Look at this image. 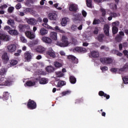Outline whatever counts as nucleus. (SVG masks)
I'll return each mask as SVG.
<instances>
[{
	"instance_id": "1",
	"label": "nucleus",
	"mask_w": 128,
	"mask_h": 128,
	"mask_svg": "<svg viewBox=\"0 0 128 128\" xmlns=\"http://www.w3.org/2000/svg\"><path fill=\"white\" fill-rule=\"evenodd\" d=\"M6 72V70L5 68L0 69V86H10L12 84V80L10 78H5L2 76L5 75Z\"/></svg>"
},
{
	"instance_id": "2",
	"label": "nucleus",
	"mask_w": 128,
	"mask_h": 128,
	"mask_svg": "<svg viewBox=\"0 0 128 128\" xmlns=\"http://www.w3.org/2000/svg\"><path fill=\"white\" fill-rule=\"evenodd\" d=\"M2 60H4V62L6 63L8 62V64H7V68H12L17 64V60H8V56H6V53H4V54L2 55Z\"/></svg>"
},
{
	"instance_id": "3",
	"label": "nucleus",
	"mask_w": 128,
	"mask_h": 128,
	"mask_svg": "<svg viewBox=\"0 0 128 128\" xmlns=\"http://www.w3.org/2000/svg\"><path fill=\"white\" fill-rule=\"evenodd\" d=\"M56 44L60 47H66L68 46V38L66 36H62V42H58Z\"/></svg>"
},
{
	"instance_id": "4",
	"label": "nucleus",
	"mask_w": 128,
	"mask_h": 128,
	"mask_svg": "<svg viewBox=\"0 0 128 128\" xmlns=\"http://www.w3.org/2000/svg\"><path fill=\"white\" fill-rule=\"evenodd\" d=\"M10 40V37H9L8 35H6L5 33H3L2 32L0 31V40H2V42H8ZM2 42L0 41V44Z\"/></svg>"
},
{
	"instance_id": "5",
	"label": "nucleus",
	"mask_w": 128,
	"mask_h": 128,
	"mask_svg": "<svg viewBox=\"0 0 128 128\" xmlns=\"http://www.w3.org/2000/svg\"><path fill=\"white\" fill-rule=\"evenodd\" d=\"M26 106H28V109L29 110H32L36 109V102H34V100H28Z\"/></svg>"
},
{
	"instance_id": "6",
	"label": "nucleus",
	"mask_w": 128,
	"mask_h": 128,
	"mask_svg": "<svg viewBox=\"0 0 128 128\" xmlns=\"http://www.w3.org/2000/svg\"><path fill=\"white\" fill-rule=\"evenodd\" d=\"M100 62H101V64H109L112 63V59L109 58H100Z\"/></svg>"
},
{
	"instance_id": "7",
	"label": "nucleus",
	"mask_w": 128,
	"mask_h": 128,
	"mask_svg": "<svg viewBox=\"0 0 128 128\" xmlns=\"http://www.w3.org/2000/svg\"><path fill=\"white\" fill-rule=\"evenodd\" d=\"M18 28H19V32H26V30H30V26L28 24H19Z\"/></svg>"
},
{
	"instance_id": "8",
	"label": "nucleus",
	"mask_w": 128,
	"mask_h": 128,
	"mask_svg": "<svg viewBox=\"0 0 128 128\" xmlns=\"http://www.w3.org/2000/svg\"><path fill=\"white\" fill-rule=\"evenodd\" d=\"M118 70H120V72H124V70H128V64H125V65L123 66V68H120V69L111 68V72H116Z\"/></svg>"
},
{
	"instance_id": "9",
	"label": "nucleus",
	"mask_w": 128,
	"mask_h": 128,
	"mask_svg": "<svg viewBox=\"0 0 128 128\" xmlns=\"http://www.w3.org/2000/svg\"><path fill=\"white\" fill-rule=\"evenodd\" d=\"M34 82L31 81V82H40V84H45L48 83L47 81L46 80V78L41 77L36 78L34 79Z\"/></svg>"
},
{
	"instance_id": "10",
	"label": "nucleus",
	"mask_w": 128,
	"mask_h": 128,
	"mask_svg": "<svg viewBox=\"0 0 128 128\" xmlns=\"http://www.w3.org/2000/svg\"><path fill=\"white\" fill-rule=\"evenodd\" d=\"M67 59H68L70 62H72V64H78V59H76V58H75V56L68 55V56H67Z\"/></svg>"
},
{
	"instance_id": "11",
	"label": "nucleus",
	"mask_w": 128,
	"mask_h": 128,
	"mask_svg": "<svg viewBox=\"0 0 128 128\" xmlns=\"http://www.w3.org/2000/svg\"><path fill=\"white\" fill-rule=\"evenodd\" d=\"M24 34H26V37L29 38V40L34 39V38L36 36L35 35H34V33L28 30L24 32Z\"/></svg>"
},
{
	"instance_id": "12",
	"label": "nucleus",
	"mask_w": 128,
	"mask_h": 128,
	"mask_svg": "<svg viewBox=\"0 0 128 128\" xmlns=\"http://www.w3.org/2000/svg\"><path fill=\"white\" fill-rule=\"evenodd\" d=\"M17 48V46H15V44H12L7 46V50L8 52H15V49Z\"/></svg>"
},
{
	"instance_id": "13",
	"label": "nucleus",
	"mask_w": 128,
	"mask_h": 128,
	"mask_svg": "<svg viewBox=\"0 0 128 128\" xmlns=\"http://www.w3.org/2000/svg\"><path fill=\"white\" fill-rule=\"evenodd\" d=\"M123 33L120 32V34H116V36H114V41L116 42H121V40L123 39Z\"/></svg>"
},
{
	"instance_id": "14",
	"label": "nucleus",
	"mask_w": 128,
	"mask_h": 128,
	"mask_svg": "<svg viewBox=\"0 0 128 128\" xmlns=\"http://www.w3.org/2000/svg\"><path fill=\"white\" fill-rule=\"evenodd\" d=\"M102 31L104 32V35L106 36H109V26L108 24H104V28H102Z\"/></svg>"
},
{
	"instance_id": "15",
	"label": "nucleus",
	"mask_w": 128,
	"mask_h": 128,
	"mask_svg": "<svg viewBox=\"0 0 128 128\" xmlns=\"http://www.w3.org/2000/svg\"><path fill=\"white\" fill-rule=\"evenodd\" d=\"M52 40H53V38H51L46 36L41 38V40L43 41V42H44V43L48 44H51V42H52Z\"/></svg>"
},
{
	"instance_id": "16",
	"label": "nucleus",
	"mask_w": 128,
	"mask_h": 128,
	"mask_svg": "<svg viewBox=\"0 0 128 128\" xmlns=\"http://www.w3.org/2000/svg\"><path fill=\"white\" fill-rule=\"evenodd\" d=\"M46 55L50 56L52 58H54V52L53 51V49L50 48H48V51H46Z\"/></svg>"
},
{
	"instance_id": "17",
	"label": "nucleus",
	"mask_w": 128,
	"mask_h": 128,
	"mask_svg": "<svg viewBox=\"0 0 128 128\" xmlns=\"http://www.w3.org/2000/svg\"><path fill=\"white\" fill-rule=\"evenodd\" d=\"M28 22V24L32 26L36 25L38 22H39L36 20V19H34V18L28 19V22Z\"/></svg>"
},
{
	"instance_id": "18",
	"label": "nucleus",
	"mask_w": 128,
	"mask_h": 128,
	"mask_svg": "<svg viewBox=\"0 0 128 128\" xmlns=\"http://www.w3.org/2000/svg\"><path fill=\"white\" fill-rule=\"evenodd\" d=\"M74 50L77 52L80 53H84L86 52V48H84L82 47H76V48L74 49Z\"/></svg>"
},
{
	"instance_id": "19",
	"label": "nucleus",
	"mask_w": 128,
	"mask_h": 128,
	"mask_svg": "<svg viewBox=\"0 0 128 128\" xmlns=\"http://www.w3.org/2000/svg\"><path fill=\"white\" fill-rule=\"evenodd\" d=\"M45 50H46V49L42 46H38V48H36V52L40 54H42V52H44Z\"/></svg>"
},
{
	"instance_id": "20",
	"label": "nucleus",
	"mask_w": 128,
	"mask_h": 128,
	"mask_svg": "<svg viewBox=\"0 0 128 128\" xmlns=\"http://www.w3.org/2000/svg\"><path fill=\"white\" fill-rule=\"evenodd\" d=\"M7 32H8V34H10V36H18V32H17V30H7Z\"/></svg>"
},
{
	"instance_id": "21",
	"label": "nucleus",
	"mask_w": 128,
	"mask_h": 128,
	"mask_svg": "<svg viewBox=\"0 0 128 128\" xmlns=\"http://www.w3.org/2000/svg\"><path fill=\"white\" fill-rule=\"evenodd\" d=\"M48 19H50L52 20H56V14L54 13H50L48 14Z\"/></svg>"
},
{
	"instance_id": "22",
	"label": "nucleus",
	"mask_w": 128,
	"mask_h": 128,
	"mask_svg": "<svg viewBox=\"0 0 128 128\" xmlns=\"http://www.w3.org/2000/svg\"><path fill=\"white\" fill-rule=\"evenodd\" d=\"M48 18H43V20H41V22H44V24H43V27H45L48 28H51V26L48 25L47 23H48Z\"/></svg>"
},
{
	"instance_id": "23",
	"label": "nucleus",
	"mask_w": 128,
	"mask_h": 128,
	"mask_svg": "<svg viewBox=\"0 0 128 128\" xmlns=\"http://www.w3.org/2000/svg\"><path fill=\"white\" fill-rule=\"evenodd\" d=\"M48 34V30L44 29V28H41L40 29V35L41 36H44Z\"/></svg>"
},
{
	"instance_id": "24",
	"label": "nucleus",
	"mask_w": 128,
	"mask_h": 128,
	"mask_svg": "<svg viewBox=\"0 0 128 128\" xmlns=\"http://www.w3.org/2000/svg\"><path fill=\"white\" fill-rule=\"evenodd\" d=\"M98 95L100 96L106 98V100L109 99V95H108V94L104 93V92L102 91H100V92L98 93Z\"/></svg>"
},
{
	"instance_id": "25",
	"label": "nucleus",
	"mask_w": 128,
	"mask_h": 128,
	"mask_svg": "<svg viewBox=\"0 0 128 128\" xmlns=\"http://www.w3.org/2000/svg\"><path fill=\"white\" fill-rule=\"evenodd\" d=\"M8 92H4V94H2V97H0V98H2V100H8Z\"/></svg>"
},
{
	"instance_id": "26",
	"label": "nucleus",
	"mask_w": 128,
	"mask_h": 128,
	"mask_svg": "<svg viewBox=\"0 0 128 128\" xmlns=\"http://www.w3.org/2000/svg\"><path fill=\"white\" fill-rule=\"evenodd\" d=\"M68 81L70 82V84H75V82H76V79L74 76H70L68 78Z\"/></svg>"
},
{
	"instance_id": "27",
	"label": "nucleus",
	"mask_w": 128,
	"mask_h": 128,
	"mask_svg": "<svg viewBox=\"0 0 128 128\" xmlns=\"http://www.w3.org/2000/svg\"><path fill=\"white\" fill-rule=\"evenodd\" d=\"M91 56L92 58H98L99 57V52L96 51H92L91 52Z\"/></svg>"
},
{
	"instance_id": "28",
	"label": "nucleus",
	"mask_w": 128,
	"mask_h": 128,
	"mask_svg": "<svg viewBox=\"0 0 128 128\" xmlns=\"http://www.w3.org/2000/svg\"><path fill=\"white\" fill-rule=\"evenodd\" d=\"M30 58H32V56H30V53L28 52H26V53H24V59L26 60H30Z\"/></svg>"
},
{
	"instance_id": "29",
	"label": "nucleus",
	"mask_w": 128,
	"mask_h": 128,
	"mask_svg": "<svg viewBox=\"0 0 128 128\" xmlns=\"http://www.w3.org/2000/svg\"><path fill=\"white\" fill-rule=\"evenodd\" d=\"M36 85V82H30V80L26 82V86L28 87L34 86Z\"/></svg>"
},
{
	"instance_id": "30",
	"label": "nucleus",
	"mask_w": 128,
	"mask_h": 128,
	"mask_svg": "<svg viewBox=\"0 0 128 128\" xmlns=\"http://www.w3.org/2000/svg\"><path fill=\"white\" fill-rule=\"evenodd\" d=\"M68 22V18H62V26H66V22Z\"/></svg>"
},
{
	"instance_id": "31",
	"label": "nucleus",
	"mask_w": 128,
	"mask_h": 128,
	"mask_svg": "<svg viewBox=\"0 0 128 128\" xmlns=\"http://www.w3.org/2000/svg\"><path fill=\"white\" fill-rule=\"evenodd\" d=\"M53 66H55L56 68H62V66H63V64L58 62H53Z\"/></svg>"
},
{
	"instance_id": "32",
	"label": "nucleus",
	"mask_w": 128,
	"mask_h": 128,
	"mask_svg": "<svg viewBox=\"0 0 128 128\" xmlns=\"http://www.w3.org/2000/svg\"><path fill=\"white\" fill-rule=\"evenodd\" d=\"M104 20L102 18H101V20H96V19H94V20L92 21V24L94 25H96V24H100V22H104L103 21Z\"/></svg>"
},
{
	"instance_id": "33",
	"label": "nucleus",
	"mask_w": 128,
	"mask_h": 128,
	"mask_svg": "<svg viewBox=\"0 0 128 128\" xmlns=\"http://www.w3.org/2000/svg\"><path fill=\"white\" fill-rule=\"evenodd\" d=\"M46 70V72L50 73L53 72L54 71V68L52 66H48Z\"/></svg>"
},
{
	"instance_id": "34",
	"label": "nucleus",
	"mask_w": 128,
	"mask_h": 128,
	"mask_svg": "<svg viewBox=\"0 0 128 128\" xmlns=\"http://www.w3.org/2000/svg\"><path fill=\"white\" fill-rule=\"evenodd\" d=\"M48 38L53 39V40H56V32H50V38L48 37Z\"/></svg>"
},
{
	"instance_id": "35",
	"label": "nucleus",
	"mask_w": 128,
	"mask_h": 128,
	"mask_svg": "<svg viewBox=\"0 0 128 128\" xmlns=\"http://www.w3.org/2000/svg\"><path fill=\"white\" fill-rule=\"evenodd\" d=\"M116 33H118V35H120V33H122L123 36H128V30L126 29L123 31H120V32H116Z\"/></svg>"
},
{
	"instance_id": "36",
	"label": "nucleus",
	"mask_w": 128,
	"mask_h": 128,
	"mask_svg": "<svg viewBox=\"0 0 128 128\" xmlns=\"http://www.w3.org/2000/svg\"><path fill=\"white\" fill-rule=\"evenodd\" d=\"M68 10L71 12H76V7L75 6L71 5L68 7Z\"/></svg>"
},
{
	"instance_id": "37",
	"label": "nucleus",
	"mask_w": 128,
	"mask_h": 128,
	"mask_svg": "<svg viewBox=\"0 0 128 128\" xmlns=\"http://www.w3.org/2000/svg\"><path fill=\"white\" fill-rule=\"evenodd\" d=\"M44 28H46L48 29V30H58L59 32H61V33H63V30H60V28H58V26H55V28H54V29H53V28H48L44 27Z\"/></svg>"
},
{
	"instance_id": "38",
	"label": "nucleus",
	"mask_w": 128,
	"mask_h": 128,
	"mask_svg": "<svg viewBox=\"0 0 128 128\" xmlns=\"http://www.w3.org/2000/svg\"><path fill=\"white\" fill-rule=\"evenodd\" d=\"M55 75L56 76V78H62L64 76L63 72H55Z\"/></svg>"
},
{
	"instance_id": "39",
	"label": "nucleus",
	"mask_w": 128,
	"mask_h": 128,
	"mask_svg": "<svg viewBox=\"0 0 128 128\" xmlns=\"http://www.w3.org/2000/svg\"><path fill=\"white\" fill-rule=\"evenodd\" d=\"M103 38H104V35L102 34H100V35L98 36V41L102 42Z\"/></svg>"
},
{
	"instance_id": "40",
	"label": "nucleus",
	"mask_w": 128,
	"mask_h": 128,
	"mask_svg": "<svg viewBox=\"0 0 128 128\" xmlns=\"http://www.w3.org/2000/svg\"><path fill=\"white\" fill-rule=\"evenodd\" d=\"M70 30L73 32H75L77 30H78V28H76V26H75V24H72V26H70Z\"/></svg>"
},
{
	"instance_id": "41",
	"label": "nucleus",
	"mask_w": 128,
	"mask_h": 128,
	"mask_svg": "<svg viewBox=\"0 0 128 128\" xmlns=\"http://www.w3.org/2000/svg\"><path fill=\"white\" fill-rule=\"evenodd\" d=\"M63 86H64V82L63 81L58 82V84H56V87L58 88L62 87Z\"/></svg>"
},
{
	"instance_id": "42",
	"label": "nucleus",
	"mask_w": 128,
	"mask_h": 128,
	"mask_svg": "<svg viewBox=\"0 0 128 128\" xmlns=\"http://www.w3.org/2000/svg\"><path fill=\"white\" fill-rule=\"evenodd\" d=\"M111 31H112V32H113V34H116V32H118V28L112 27V28H111Z\"/></svg>"
},
{
	"instance_id": "43",
	"label": "nucleus",
	"mask_w": 128,
	"mask_h": 128,
	"mask_svg": "<svg viewBox=\"0 0 128 128\" xmlns=\"http://www.w3.org/2000/svg\"><path fill=\"white\" fill-rule=\"evenodd\" d=\"M92 2L91 0L86 1V4L88 6V8H90L92 7Z\"/></svg>"
},
{
	"instance_id": "44",
	"label": "nucleus",
	"mask_w": 128,
	"mask_h": 128,
	"mask_svg": "<svg viewBox=\"0 0 128 128\" xmlns=\"http://www.w3.org/2000/svg\"><path fill=\"white\" fill-rule=\"evenodd\" d=\"M122 80L123 82L125 83V84H128V76L123 77Z\"/></svg>"
},
{
	"instance_id": "45",
	"label": "nucleus",
	"mask_w": 128,
	"mask_h": 128,
	"mask_svg": "<svg viewBox=\"0 0 128 128\" xmlns=\"http://www.w3.org/2000/svg\"><path fill=\"white\" fill-rule=\"evenodd\" d=\"M110 17H113V18H116L118 17V14H116V13L110 12Z\"/></svg>"
},
{
	"instance_id": "46",
	"label": "nucleus",
	"mask_w": 128,
	"mask_h": 128,
	"mask_svg": "<svg viewBox=\"0 0 128 128\" xmlns=\"http://www.w3.org/2000/svg\"><path fill=\"white\" fill-rule=\"evenodd\" d=\"M112 26H113V27L116 28L118 27V26H120V22H114L112 23Z\"/></svg>"
},
{
	"instance_id": "47",
	"label": "nucleus",
	"mask_w": 128,
	"mask_h": 128,
	"mask_svg": "<svg viewBox=\"0 0 128 128\" xmlns=\"http://www.w3.org/2000/svg\"><path fill=\"white\" fill-rule=\"evenodd\" d=\"M70 94V90H67L64 92H62V96H64L66 95Z\"/></svg>"
},
{
	"instance_id": "48",
	"label": "nucleus",
	"mask_w": 128,
	"mask_h": 128,
	"mask_svg": "<svg viewBox=\"0 0 128 128\" xmlns=\"http://www.w3.org/2000/svg\"><path fill=\"white\" fill-rule=\"evenodd\" d=\"M101 16L104 17V16H106V10L101 8Z\"/></svg>"
},
{
	"instance_id": "49",
	"label": "nucleus",
	"mask_w": 128,
	"mask_h": 128,
	"mask_svg": "<svg viewBox=\"0 0 128 128\" xmlns=\"http://www.w3.org/2000/svg\"><path fill=\"white\" fill-rule=\"evenodd\" d=\"M7 24L10 25V26H14V20H7Z\"/></svg>"
},
{
	"instance_id": "50",
	"label": "nucleus",
	"mask_w": 128,
	"mask_h": 128,
	"mask_svg": "<svg viewBox=\"0 0 128 128\" xmlns=\"http://www.w3.org/2000/svg\"><path fill=\"white\" fill-rule=\"evenodd\" d=\"M12 30H11V28H10V26H6L4 27V30L9 31Z\"/></svg>"
},
{
	"instance_id": "51",
	"label": "nucleus",
	"mask_w": 128,
	"mask_h": 128,
	"mask_svg": "<svg viewBox=\"0 0 128 128\" xmlns=\"http://www.w3.org/2000/svg\"><path fill=\"white\" fill-rule=\"evenodd\" d=\"M99 32V29H98V27L94 28V31L92 32V34H98V32Z\"/></svg>"
},
{
	"instance_id": "52",
	"label": "nucleus",
	"mask_w": 128,
	"mask_h": 128,
	"mask_svg": "<svg viewBox=\"0 0 128 128\" xmlns=\"http://www.w3.org/2000/svg\"><path fill=\"white\" fill-rule=\"evenodd\" d=\"M14 11V7H8V8L7 9V12H8V13H12V12Z\"/></svg>"
},
{
	"instance_id": "53",
	"label": "nucleus",
	"mask_w": 128,
	"mask_h": 128,
	"mask_svg": "<svg viewBox=\"0 0 128 128\" xmlns=\"http://www.w3.org/2000/svg\"><path fill=\"white\" fill-rule=\"evenodd\" d=\"M100 69H101V71L105 72L106 70H108V67L106 66H102V67H101Z\"/></svg>"
},
{
	"instance_id": "54",
	"label": "nucleus",
	"mask_w": 128,
	"mask_h": 128,
	"mask_svg": "<svg viewBox=\"0 0 128 128\" xmlns=\"http://www.w3.org/2000/svg\"><path fill=\"white\" fill-rule=\"evenodd\" d=\"M21 50H17V52L14 54V56H18L20 54Z\"/></svg>"
},
{
	"instance_id": "55",
	"label": "nucleus",
	"mask_w": 128,
	"mask_h": 128,
	"mask_svg": "<svg viewBox=\"0 0 128 128\" xmlns=\"http://www.w3.org/2000/svg\"><path fill=\"white\" fill-rule=\"evenodd\" d=\"M82 102V98L76 100V104H80V102Z\"/></svg>"
},
{
	"instance_id": "56",
	"label": "nucleus",
	"mask_w": 128,
	"mask_h": 128,
	"mask_svg": "<svg viewBox=\"0 0 128 128\" xmlns=\"http://www.w3.org/2000/svg\"><path fill=\"white\" fill-rule=\"evenodd\" d=\"M20 42H22L26 43L27 42V40H26V38L24 37H20Z\"/></svg>"
},
{
	"instance_id": "57",
	"label": "nucleus",
	"mask_w": 128,
	"mask_h": 128,
	"mask_svg": "<svg viewBox=\"0 0 128 128\" xmlns=\"http://www.w3.org/2000/svg\"><path fill=\"white\" fill-rule=\"evenodd\" d=\"M86 16H87V12H86V11L82 10V16L86 18Z\"/></svg>"
},
{
	"instance_id": "58",
	"label": "nucleus",
	"mask_w": 128,
	"mask_h": 128,
	"mask_svg": "<svg viewBox=\"0 0 128 128\" xmlns=\"http://www.w3.org/2000/svg\"><path fill=\"white\" fill-rule=\"evenodd\" d=\"M5 8H6V4L2 5V6H0V10H3Z\"/></svg>"
},
{
	"instance_id": "59",
	"label": "nucleus",
	"mask_w": 128,
	"mask_h": 128,
	"mask_svg": "<svg viewBox=\"0 0 128 128\" xmlns=\"http://www.w3.org/2000/svg\"><path fill=\"white\" fill-rule=\"evenodd\" d=\"M122 44V46H123V47H126L127 46H128V43H126V42H123V44Z\"/></svg>"
},
{
	"instance_id": "60",
	"label": "nucleus",
	"mask_w": 128,
	"mask_h": 128,
	"mask_svg": "<svg viewBox=\"0 0 128 128\" xmlns=\"http://www.w3.org/2000/svg\"><path fill=\"white\" fill-rule=\"evenodd\" d=\"M16 10L20 9V4H17L16 5Z\"/></svg>"
},
{
	"instance_id": "61",
	"label": "nucleus",
	"mask_w": 128,
	"mask_h": 128,
	"mask_svg": "<svg viewBox=\"0 0 128 128\" xmlns=\"http://www.w3.org/2000/svg\"><path fill=\"white\" fill-rule=\"evenodd\" d=\"M123 48H126V46H121V44H118V48H119L120 50H121Z\"/></svg>"
},
{
	"instance_id": "62",
	"label": "nucleus",
	"mask_w": 128,
	"mask_h": 128,
	"mask_svg": "<svg viewBox=\"0 0 128 128\" xmlns=\"http://www.w3.org/2000/svg\"><path fill=\"white\" fill-rule=\"evenodd\" d=\"M124 55V54H122L121 52H118L116 53V56H121Z\"/></svg>"
},
{
	"instance_id": "63",
	"label": "nucleus",
	"mask_w": 128,
	"mask_h": 128,
	"mask_svg": "<svg viewBox=\"0 0 128 128\" xmlns=\"http://www.w3.org/2000/svg\"><path fill=\"white\" fill-rule=\"evenodd\" d=\"M123 54H125V56H126L127 54H128V51H127L126 50H123V53H122Z\"/></svg>"
},
{
	"instance_id": "64",
	"label": "nucleus",
	"mask_w": 128,
	"mask_h": 128,
	"mask_svg": "<svg viewBox=\"0 0 128 128\" xmlns=\"http://www.w3.org/2000/svg\"><path fill=\"white\" fill-rule=\"evenodd\" d=\"M88 46V43H87V42L82 43V46Z\"/></svg>"
}]
</instances>
